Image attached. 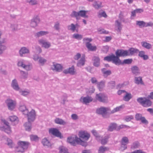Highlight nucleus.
<instances>
[{
    "label": "nucleus",
    "instance_id": "nucleus-1",
    "mask_svg": "<svg viewBox=\"0 0 153 153\" xmlns=\"http://www.w3.org/2000/svg\"><path fill=\"white\" fill-rule=\"evenodd\" d=\"M18 146L16 147V153H23L25 152L30 145L29 142L19 140L17 142Z\"/></svg>",
    "mask_w": 153,
    "mask_h": 153
},
{
    "label": "nucleus",
    "instance_id": "nucleus-2",
    "mask_svg": "<svg viewBox=\"0 0 153 153\" xmlns=\"http://www.w3.org/2000/svg\"><path fill=\"white\" fill-rule=\"evenodd\" d=\"M137 101L144 107H148L152 105V102L149 98L146 97H139L137 99Z\"/></svg>",
    "mask_w": 153,
    "mask_h": 153
},
{
    "label": "nucleus",
    "instance_id": "nucleus-3",
    "mask_svg": "<svg viewBox=\"0 0 153 153\" xmlns=\"http://www.w3.org/2000/svg\"><path fill=\"white\" fill-rule=\"evenodd\" d=\"M87 11L84 10H81L78 12L73 11L71 14V16L72 17H75L76 19H78V17L79 16L83 17L88 18V16L86 15Z\"/></svg>",
    "mask_w": 153,
    "mask_h": 153
},
{
    "label": "nucleus",
    "instance_id": "nucleus-4",
    "mask_svg": "<svg viewBox=\"0 0 153 153\" xmlns=\"http://www.w3.org/2000/svg\"><path fill=\"white\" fill-rule=\"evenodd\" d=\"M104 59L108 62L112 61V62L114 63L116 65H118L119 61L117 57L116 56H115L113 53L110 55L105 57Z\"/></svg>",
    "mask_w": 153,
    "mask_h": 153
},
{
    "label": "nucleus",
    "instance_id": "nucleus-5",
    "mask_svg": "<svg viewBox=\"0 0 153 153\" xmlns=\"http://www.w3.org/2000/svg\"><path fill=\"white\" fill-rule=\"evenodd\" d=\"M115 54L119 61L121 60L119 58L120 57L126 56L128 55V51L122 49L117 50L115 52Z\"/></svg>",
    "mask_w": 153,
    "mask_h": 153
},
{
    "label": "nucleus",
    "instance_id": "nucleus-6",
    "mask_svg": "<svg viewBox=\"0 0 153 153\" xmlns=\"http://www.w3.org/2000/svg\"><path fill=\"white\" fill-rule=\"evenodd\" d=\"M2 121L4 125L1 127L0 129L8 134H10L11 132V131L9 125V123L4 120H2Z\"/></svg>",
    "mask_w": 153,
    "mask_h": 153
},
{
    "label": "nucleus",
    "instance_id": "nucleus-7",
    "mask_svg": "<svg viewBox=\"0 0 153 153\" xmlns=\"http://www.w3.org/2000/svg\"><path fill=\"white\" fill-rule=\"evenodd\" d=\"M25 115L27 116L28 121L29 122H33L35 120L36 117V113L34 110L32 109L29 112L28 110V112Z\"/></svg>",
    "mask_w": 153,
    "mask_h": 153
},
{
    "label": "nucleus",
    "instance_id": "nucleus-8",
    "mask_svg": "<svg viewBox=\"0 0 153 153\" xmlns=\"http://www.w3.org/2000/svg\"><path fill=\"white\" fill-rule=\"evenodd\" d=\"M5 103L9 110L12 111L15 108L16 105L15 101L8 98L6 100Z\"/></svg>",
    "mask_w": 153,
    "mask_h": 153
},
{
    "label": "nucleus",
    "instance_id": "nucleus-9",
    "mask_svg": "<svg viewBox=\"0 0 153 153\" xmlns=\"http://www.w3.org/2000/svg\"><path fill=\"white\" fill-rule=\"evenodd\" d=\"M49 132L56 137L62 138L63 136L59 130L56 128H51L49 129Z\"/></svg>",
    "mask_w": 153,
    "mask_h": 153
},
{
    "label": "nucleus",
    "instance_id": "nucleus-10",
    "mask_svg": "<svg viewBox=\"0 0 153 153\" xmlns=\"http://www.w3.org/2000/svg\"><path fill=\"white\" fill-rule=\"evenodd\" d=\"M79 138L86 141L88 140L90 137V135L87 131H80L79 133Z\"/></svg>",
    "mask_w": 153,
    "mask_h": 153
},
{
    "label": "nucleus",
    "instance_id": "nucleus-11",
    "mask_svg": "<svg viewBox=\"0 0 153 153\" xmlns=\"http://www.w3.org/2000/svg\"><path fill=\"white\" fill-rule=\"evenodd\" d=\"M136 120L137 121L140 120L141 122L143 124H147L149 122L144 117L142 116V114L139 113H137L135 116Z\"/></svg>",
    "mask_w": 153,
    "mask_h": 153
},
{
    "label": "nucleus",
    "instance_id": "nucleus-12",
    "mask_svg": "<svg viewBox=\"0 0 153 153\" xmlns=\"http://www.w3.org/2000/svg\"><path fill=\"white\" fill-rule=\"evenodd\" d=\"M75 72L74 66L73 65H72L71 67L64 70L63 71V73L65 74H70L71 75H74Z\"/></svg>",
    "mask_w": 153,
    "mask_h": 153
},
{
    "label": "nucleus",
    "instance_id": "nucleus-13",
    "mask_svg": "<svg viewBox=\"0 0 153 153\" xmlns=\"http://www.w3.org/2000/svg\"><path fill=\"white\" fill-rule=\"evenodd\" d=\"M131 71L133 74L135 76L139 75L140 72L139 68L137 66H134L131 68Z\"/></svg>",
    "mask_w": 153,
    "mask_h": 153
},
{
    "label": "nucleus",
    "instance_id": "nucleus-14",
    "mask_svg": "<svg viewBox=\"0 0 153 153\" xmlns=\"http://www.w3.org/2000/svg\"><path fill=\"white\" fill-rule=\"evenodd\" d=\"M40 22L39 18L38 16L33 18L31 20L30 25L31 27H34L37 26Z\"/></svg>",
    "mask_w": 153,
    "mask_h": 153
},
{
    "label": "nucleus",
    "instance_id": "nucleus-15",
    "mask_svg": "<svg viewBox=\"0 0 153 153\" xmlns=\"http://www.w3.org/2000/svg\"><path fill=\"white\" fill-rule=\"evenodd\" d=\"M96 112L99 114L102 115L103 117H104L105 115L107 114V112H106L105 107H102L97 109Z\"/></svg>",
    "mask_w": 153,
    "mask_h": 153
},
{
    "label": "nucleus",
    "instance_id": "nucleus-16",
    "mask_svg": "<svg viewBox=\"0 0 153 153\" xmlns=\"http://www.w3.org/2000/svg\"><path fill=\"white\" fill-rule=\"evenodd\" d=\"M129 142V140L127 137H123L121 140V148H123V150L127 149V146H126Z\"/></svg>",
    "mask_w": 153,
    "mask_h": 153
},
{
    "label": "nucleus",
    "instance_id": "nucleus-17",
    "mask_svg": "<svg viewBox=\"0 0 153 153\" xmlns=\"http://www.w3.org/2000/svg\"><path fill=\"white\" fill-rule=\"evenodd\" d=\"M92 99L91 97L89 96H87L85 97H82L80 99V101L82 102L83 104H86L87 103H89L91 102Z\"/></svg>",
    "mask_w": 153,
    "mask_h": 153
},
{
    "label": "nucleus",
    "instance_id": "nucleus-18",
    "mask_svg": "<svg viewBox=\"0 0 153 153\" xmlns=\"http://www.w3.org/2000/svg\"><path fill=\"white\" fill-rule=\"evenodd\" d=\"M30 53L29 49L26 47H22L19 51V54L21 56H23V55L28 54Z\"/></svg>",
    "mask_w": 153,
    "mask_h": 153
},
{
    "label": "nucleus",
    "instance_id": "nucleus-19",
    "mask_svg": "<svg viewBox=\"0 0 153 153\" xmlns=\"http://www.w3.org/2000/svg\"><path fill=\"white\" fill-rule=\"evenodd\" d=\"M62 66L60 64H53L51 66V68L53 70H55L57 72H60L62 70Z\"/></svg>",
    "mask_w": 153,
    "mask_h": 153
},
{
    "label": "nucleus",
    "instance_id": "nucleus-20",
    "mask_svg": "<svg viewBox=\"0 0 153 153\" xmlns=\"http://www.w3.org/2000/svg\"><path fill=\"white\" fill-rule=\"evenodd\" d=\"M78 137L76 136L75 138L74 137H68L67 139V142L71 144L73 146H75L76 145V140Z\"/></svg>",
    "mask_w": 153,
    "mask_h": 153
},
{
    "label": "nucleus",
    "instance_id": "nucleus-21",
    "mask_svg": "<svg viewBox=\"0 0 153 153\" xmlns=\"http://www.w3.org/2000/svg\"><path fill=\"white\" fill-rule=\"evenodd\" d=\"M85 56L83 55L80 59L78 61L76 65L78 67H81L83 66L85 64Z\"/></svg>",
    "mask_w": 153,
    "mask_h": 153
},
{
    "label": "nucleus",
    "instance_id": "nucleus-22",
    "mask_svg": "<svg viewBox=\"0 0 153 153\" xmlns=\"http://www.w3.org/2000/svg\"><path fill=\"white\" fill-rule=\"evenodd\" d=\"M95 98L99 102H104L105 101V96L103 94L99 93L97 94Z\"/></svg>",
    "mask_w": 153,
    "mask_h": 153
},
{
    "label": "nucleus",
    "instance_id": "nucleus-23",
    "mask_svg": "<svg viewBox=\"0 0 153 153\" xmlns=\"http://www.w3.org/2000/svg\"><path fill=\"white\" fill-rule=\"evenodd\" d=\"M11 86L15 90L18 91L19 89V87L17 80L15 79H13L12 81L11 84Z\"/></svg>",
    "mask_w": 153,
    "mask_h": 153
},
{
    "label": "nucleus",
    "instance_id": "nucleus-24",
    "mask_svg": "<svg viewBox=\"0 0 153 153\" xmlns=\"http://www.w3.org/2000/svg\"><path fill=\"white\" fill-rule=\"evenodd\" d=\"M127 51H128V56H132L134 53H137L139 52L138 49L133 48H130Z\"/></svg>",
    "mask_w": 153,
    "mask_h": 153
},
{
    "label": "nucleus",
    "instance_id": "nucleus-25",
    "mask_svg": "<svg viewBox=\"0 0 153 153\" xmlns=\"http://www.w3.org/2000/svg\"><path fill=\"white\" fill-rule=\"evenodd\" d=\"M92 60L94 61L93 65L97 67H98L100 65V59L98 56H94L92 58Z\"/></svg>",
    "mask_w": 153,
    "mask_h": 153
},
{
    "label": "nucleus",
    "instance_id": "nucleus-26",
    "mask_svg": "<svg viewBox=\"0 0 153 153\" xmlns=\"http://www.w3.org/2000/svg\"><path fill=\"white\" fill-rule=\"evenodd\" d=\"M38 43L42 47L46 48H48V42L47 40L41 39L38 40Z\"/></svg>",
    "mask_w": 153,
    "mask_h": 153
},
{
    "label": "nucleus",
    "instance_id": "nucleus-27",
    "mask_svg": "<svg viewBox=\"0 0 153 153\" xmlns=\"http://www.w3.org/2000/svg\"><path fill=\"white\" fill-rule=\"evenodd\" d=\"M115 27L117 28V31L120 32L123 27V25L118 20H116L115 22Z\"/></svg>",
    "mask_w": 153,
    "mask_h": 153
},
{
    "label": "nucleus",
    "instance_id": "nucleus-28",
    "mask_svg": "<svg viewBox=\"0 0 153 153\" xmlns=\"http://www.w3.org/2000/svg\"><path fill=\"white\" fill-rule=\"evenodd\" d=\"M133 61V60L131 59H124L123 62L121 60L119 62L118 65H123L124 64H130Z\"/></svg>",
    "mask_w": 153,
    "mask_h": 153
},
{
    "label": "nucleus",
    "instance_id": "nucleus-29",
    "mask_svg": "<svg viewBox=\"0 0 153 153\" xmlns=\"http://www.w3.org/2000/svg\"><path fill=\"white\" fill-rule=\"evenodd\" d=\"M76 143L77 144L81 145L84 147H86L88 145V143L86 141H83L80 138L78 137L77 138L76 140Z\"/></svg>",
    "mask_w": 153,
    "mask_h": 153
},
{
    "label": "nucleus",
    "instance_id": "nucleus-30",
    "mask_svg": "<svg viewBox=\"0 0 153 153\" xmlns=\"http://www.w3.org/2000/svg\"><path fill=\"white\" fill-rule=\"evenodd\" d=\"M134 82L137 85H144V84L142 80V77L141 76H134Z\"/></svg>",
    "mask_w": 153,
    "mask_h": 153
},
{
    "label": "nucleus",
    "instance_id": "nucleus-31",
    "mask_svg": "<svg viewBox=\"0 0 153 153\" xmlns=\"http://www.w3.org/2000/svg\"><path fill=\"white\" fill-rule=\"evenodd\" d=\"M19 110L21 111L22 113L25 114L28 112V109L26 108V106L24 105H21L19 107Z\"/></svg>",
    "mask_w": 153,
    "mask_h": 153
},
{
    "label": "nucleus",
    "instance_id": "nucleus-32",
    "mask_svg": "<svg viewBox=\"0 0 153 153\" xmlns=\"http://www.w3.org/2000/svg\"><path fill=\"white\" fill-rule=\"evenodd\" d=\"M106 68H103L101 69L103 76L104 77H106L110 75L111 74V71L110 70L106 71Z\"/></svg>",
    "mask_w": 153,
    "mask_h": 153
},
{
    "label": "nucleus",
    "instance_id": "nucleus-33",
    "mask_svg": "<svg viewBox=\"0 0 153 153\" xmlns=\"http://www.w3.org/2000/svg\"><path fill=\"white\" fill-rule=\"evenodd\" d=\"M86 46L89 50L91 51H96L97 49L96 46H92L91 43L89 42L87 43Z\"/></svg>",
    "mask_w": 153,
    "mask_h": 153
},
{
    "label": "nucleus",
    "instance_id": "nucleus-34",
    "mask_svg": "<svg viewBox=\"0 0 153 153\" xmlns=\"http://www.w3.org/2000/svg\"><path fill=\"white\" fill-rule=\"evenodd\" d=\"M117 126V124L116 123H110L108 128V131H112L116 129Z\"/></svg>",
    "mask_w": 153,
    "mask_h": 153
},
{
    "label": "nucleus",
    "instance_id": "nucleus-35",
    "mask_svg": "<svg viewBox=\"0 0 153 153\" xmlns=\"http://www.w3.org/2000/svg\"><path fill=\"white\" fill-rule=\"evenodd\" d=\"M91 133L95 137L96 139L97 140H100L102 138V137L100 136L97 131L95 130H92L91 131Z\"/></svg>",
    "mask_w": 153,
    "mask_h": 153
},
{
    "label": "nucleus",
    "instance_id": "nucleus-36",
    "mask_svg": "<svg viewBox=\"0 0 153 153\" xmlns=\"http://www.w3.org/2000/svg\"><path fill=\"white\" fill-rule=\"evenodd\" d=\"M142 46L147 49H149L152 48L151 44L146 42H141Z\"/></svg>",
    "mask_w": 153,
    "mask_h": 153
},
{
    "label": "nucleus",
    "instance_id": "nucleus-37",
    "mask_svg": "<svg viewBox=\"0 0 153 153\" xmlns=\"http://www.w3.org/2000/svg\"><path fill=\"white\" fill-rule=\"evenodd\" d=\"M32 122H26L24 124V126L25 128V130L26 131H30L31 129V123Z\"/></svg>",
    "mask_w": 153,
    "mask_h": 153
},
{
    "label": "nucleus",
    "instance_id": "nucleus-38",
    "mask_svg": "<svg viewBox=\"0 0 153 153\" xmlns=\"http://www.w3.org/2000/svg\"><path fill=\"white\" fill-rule=\"evenodd\" d=\"M55 123L60 125H65L66 124V123L62 119L59 118H57L54 120Z\"/></svg>",
    "mask_w": 153,
    "mask_h": 153
},
{
    "label": "nucleus",
    "instance_id": "nucleus-39",
    "mask_svg": "<svg viewBox=\"0 0 153 153\" xmlns=\"http://www.w3.org/2000/svg\"><path fill=\"white\" fill-rule=\"evenodd\" d=\"M9 119L12 122H14V123L13 125H15L18 123V118L15 116H10L9 117Z\"/></svg>",
    "mask_w": 153,
    "mask_h": 153
},
{
    "label": "nucleus",
    "instance_id": "nucleus-40",
    "mask_svg": "<svg viewBox=\"0 0 153 153\" xmlns=\"http://www.w3.org/2000/svg\"><path fill=\"white\" fill-rule=\"evenodd\" d=\"M105 82L103 81L97 83V87L100 91L105 87Z\"/></svg>",
    "mask_w": 153,
    "mask_h": 153
},
{
    "label": "nucleus",
    "instance_id": "nucleus-41",
    "mask_svg": "<svg viewBox=\"0 0 153 153\" xmlns=\"http://www.w3.org/2000/svg\"><path fill=\"white\" fill-rule=\"evenodd\" d=\"M109 150V148L103 146H100L98 150V153H104L105 152Z\"/></svg>",
    "mask_w": 153,
    "mask_h": 153
},
{
    "label": "nucleus",
    "instance_id": "nucleus-42",
    "mask_svg": "<svg viewBox=\"0 0 153 153\" xmlns=\"http://www.w3.org/2000/svg\"><path fill=\"white\" fill-rule=\"evenodd\" d=\"M132 97V95L131 93H127L126 95L124 97L123 100L126 101L128 102Z\"/></svg>",
    "mask_w": 153,
    "mask_h": 153
},
{
    "label": "nucleus",
    "instance_id": "nucleus-43",
    "mask_svg": "<svg viewBox=\"0 0 153 153\" xmlns=\"http://www.w3.org/2000/svg\"><path fill=\"white\" fill-rule=\"evenodd\" d=\"M102 3L101 2L99 1H96L94 2L93 5L96 9H98L102 7Z\"/></svg>",
    "mask_w": 153,
    "mask_h": 153
},
{
    "label": "nucleus",
    "instance_id": "nucleus-44",
    "mask_svg": "<svg viewBox=\"0 0 153 153\" xmlns=\"http://www.w3.org/2000/svg\"><path fill=\"white\" fill-rule=\"evenodd\" d=\"M59 152L60 153H69L68 152V149L66 147L61 146L59 147Z\"/></svg>",
    "mask_w": 153,
    "mask_h": 153
},
{
    "label": "nucleus",
    "instance_id": "nucleus-45",
    "mask_svg": "<svg viewBox=\"0 0 153 153\" xmlns=\"http://www.w3.org/2000/svg\"><path fill=\"white\" fill-rule=\"evenodd\" d=\"M140 146V144L138 141L134 142L131 146V148L133 149H136Z\"/></svg>",
    "mask_w": 153,
    "mask_h": 153
},
{
    "label": "nucleus",
    "instance_id": "nucleus-46",
    "mask_svg": "<svg viewBox=\"0 0 153 153\" xmlns=\"http://www.w3.org/2000/svg\"><path fill=\"white\" fill-rule=\"evenodd\" d=\"M48 33V32L45 31H40L37 32L36 35V36L37 37H40L46 35Z\"/></svg>",
    "mask_w": 153,
    "mask_h": 153
},
{
    "label": "nucleus",
    "instance_id": "nucleus-47",
    "mask_svg": "<svg viewBox=\"0 0 153 153\" xmlns=\"http://www.w3.org/2000/svg\"><path fill=\"white\" fill-rule=\"evenodd\" d=\"M21 25H12L11 28L13 31L16 30L21 28Z\"/></svg>",
    "mask_w": 153,
    "mask_h": 153
},
{
    "label": "nucleus",
    "instance_id": "nucleus-48",
    "mask_svg": "<svg viewBox=\"0 0 153 153\" xmlns=\"http://www.w3.org/2000/svg\"><path fill=\"white\" fill-rule=\"evenodd\" d=\"M73 38L78 40H81L83 37L82 35L77 33H74L73 35Z\"/></svg>",
    "mask_w": 153,
    "mask_h": 153
},
{
    "label": "nucleus",
    "instance_id": "nucleus-49",
    "mask_svg": "<svg viewBox=\"0 0 153 153\" xmlns=\"http://www.w3.org/2000/svg\"><path fill=\"white\" fill-rule=\"evenodd\" d=\"M108 86L111 89L113 88L115 86V82L114 81H110L108 83Z\"/></svg>",
    "mask_w": 153,
    "mask_h": 153
},
{
    "label": "nucleus",
    "instance_id": "nucleus-50",
    "mask_svg": "<svg viewBox=\"0 0 153 153\" xmlns=\"http://www.w3.org/2000/svg\"><path fill=\"white\" fill-rule=\"evenodd\" d=\"M7 145L9 147L12 148L14 146V144L12 142V141L10 139L8 138L7 139Z\"/></svg>",
    "mask_w": 153,
    "mask_h": 153
},
{
    "label": "nucleus",
    "instance_id": "nucleus-51",
    "mask_svg": "<svg viewBox=\"0 0 153 153\" xmlns=\"http://www.w3.org/2000/svg\"><path fill=\"white\" fill-rule=\"evenodd\" d=\"M109 137L108 136H105L103 139H101V143L102 145H105L106 144L108 141V139Z\"/></svg>",
    "mask_w": 153,
    "mask_h": 153
},
{
    "label": "nucleus",
    "instance_id": "nucleus-52",
    "mask_svg": "<svg viewBox=\"0 0 153 153\" xmlns=\"http://www.w3.org/2000/svg\"><path fill=\"white\" fill-rule=\"evenodd\" d=\"M25 65V61L23 60H20L18 62L17 65L19 66H20L23 68Z\"/></svg>",
    "mask_w": 153,
    "mask_h": 153
},
{
    "label": "nucleus",
    "instance_id": "nucleus-53",
    "mask_svg": "<svg viewBox=\"0 0 153 153\" xmlns=\"http://www.w3.org/2000/svg\"><path fill=\"white\" fill-rule=\"evenodd\" d=\"M145 24V22L141 21H136V25L140 27H143L144 24Z\"/></svg>",
    "mask_w": 153,
    "mask_h": 153
},
{
    "label": "nucleus",
    "instance_id": "nucleus-54",
    "mask_svg": "<svg viewBox=\"0 0 153 153\" xmlns=\"http://www.w3.org/2000/svg\"><path fill=\"white\" fill-rule=\"evenodd\" d=\"M30 138L31 141H38L39 140V137L36 135H31L30 136Z\"/></svg>",
    "mask_w": 153,
    "mask_h": 153
},
{
    "label": "nucleus",
    "instance_id": "nucleus-55",
    "mask_svg": "<svg viewBox=\"0 0 153 153\" xmlns=\"http://www.w3.org/2000/svg\"><path fill=\"white\" fill-rule=\"evenodd\" d=\"M7 49L5 45H1L0 46V55L2 54L4 51Z\"/></svg>",
    "mask_w": 153,
    "mask_h": 153
},
{
    "label": "nucleus",
    "instance_id": "nucleus-56",
    "mask_svg": "<svg viewBox=\"0 0 153 153\" xmlns=\"http://www.w3.org/2000/svg\"><path fill=\"white\" fill-rule=\"evenodd\" d=\"M20 73L22 76V78L23 79L27 78L28 76V73L25 72L24 71H20Z\"/></svg>",
    "mask_w": 153,
    "mask_h": 153
},
{
    "label": "nucleus",
    "instance_id": "nucleus-57",
    "mask_svg": "<svg viewBox=\"0 0 153 153\" xmlns=\"http://www.w3.org/2000/svg\"><path fill=\"white\" fill-rule=\"evenodd\" d=\"M46 59H45L41 57H40L39 60V62L40 64H41V65H43L46 62Z\"/></svg>",
    "mask_w": 153,
    "mask_h": 153
},
{
    "label": "nucleus",
    "instance_id": "nucleus-58",
    "mask_svg": "<svg viewBox=\"0 0 153 153\" xmlns=\"http://www.w3.org/2000/svg\"><path fill=\"white\" fill-rule=\"evenodd\" d=\"M97 16L99 18H101L102 17L106 18L107 15L105 12V11H103V12L99 13Z\"/></svg>",
    "mask_w": 153,
    "mask_h": 153
},
{
    "label": "nucleus",
    "instance_id": "nucleus-59",
    "mask_svg": "<svg viewBox=\"0 0 153 153\" xmlns=\"http://www.w3.org/2000/svg\"><path fill=\"white\" fill-rule=\"evenodd\" d=\"M27 2L31 5H35L38 3L37 1L36 0H28L27 1Z\"/></svg>",
    "mask_w": 153,
    "mask_h": 153
},
{
    "label": "nucleus",
    "instance_id": "nucleus-60",
    "mask_svg": "<svg viewBox=\"0 0 153 153\" xmlns=\"http://www.w3.org/2000/svg\"><path fill=\"white\" fill-rule=\"evenodd\" d=\"M19 92L21 94L24 96H26L29 94V91L28 90L27 91H20Z\"/></svg>",
    "mask_w": 153,
    "mask_h": 153
},
{
    "label": "nucleus",
    "instance_id": "nucleus-61",
    "mask_svg": "<svg viewBox=\"0 0 153 153\" xmlns=\"http://www.w3.org/2000/svg\"><path fill=\"white\" fill-rule=\"evenodd\" d=\"M134 119V117L132 115L126 116L125 117V120L126 122L130 121L131 120Z\"/></svg>",
    "mask_w": 153,
    "mask_h": 153
},
{
    "label": "nucleus",
    "instance_id": "nucleus-62",
    "mask_svg": "<svg viewBox=\"0 0 153 153\" xmlns=\"http://www.w3.org/2000/svg\"><path fill=\"white\" fill-rule=\"evenodd\" d=\"M42 143L44 146H47L48 144V140L46 137L43 139L42 142Z\"/></svg>",
    "mask_w": 153,
    "mask_h": 153
},
{
    "label": "nucleus",
    "instance_id": "nucleus-63",
    "mask_svg": "<svg viewBox=\"0 0 153 153\" xmlns=\"http://www.w3.org/2000/svg\"><path fill=\"white\" fill-rule=\"evenodd\" d=\"M83 41L85 42V45L86 46L87 43L88 42L90 43L92 41V39L91 38H84L83 39Z\"/></svg>",
    "mask_w": 153,
    "mask_h": 153
},
{
    "label": "nucleus",
    "instance_id": "nucleus-64",
    "mask_svg": "<svg viewBox=\"0 0 153 153\" xmlns=\"http://www.w3.org/2000/svg\"><path fill=\"white\" fill-rule=\"evenodd\" d=\"M32 66L31 65H25L23 68L27 71L30 70L32 69Z\"/></svg>",
    "mask_w": 153,
    "mask_h": 153
}]
</instances>
